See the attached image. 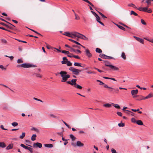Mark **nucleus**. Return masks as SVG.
Instances as JSON below:
<instances>
[{"label": "nucleus", "instance_id": "nucleus-64", "mask_svg": "<svg viewBox=\"0 0 153 153\" xmlns=\"http://www.w3.org/2000/svg\"><path fill=\"white\" fill-rule=\"evenodd\" d=\"M137 9H138V10L139 11H143V7H139L138 8H137Z\"/></svg>", "mask_w": 153, "mask_h": 153}, {"label": "nucleus", "instance_id": "nucleus-53", "mask_svg": "<svg viewBox=\"0 0 153 153\" xmlns=\"http://www.w3.org/2000/svg\"><path fill=\"white\" fill-rule=\"evenodd\" d=\"M97 82H100V85H103L104 84V83L103 82H102L100 80H97Z\"/></svg>", "mask_w": 153, "mask_h": 153}, {"label": "nucleus", "instance_id": "nucleus-32", "mask_svg": "<svg viewBox=\"0 0 153 153\" xmlns=\"http://www.w3.org/2000/svg\"><path fill=\"white\" fill-rule=\"evenodd\" d=\"M116 25L117 26V27H118L120 29L124 31L125 30V28L123 27H122V26L119 25Z\"/></svg>", "mask_w": 153, "mask_h": 153}, {"label": "nucleus", "instance_id": "nucleus-55", "mask_svg": "<svg viewBox=\"0 0 153 153\" xmlns=\"http://www.w3.org/2000/svg\"><path fill=\"white\" fill-rule=\"evenodd\" d=\"M141 23L143 25H146V23L144 21L143 19H141Z\"/></svg>", "mask_w": 153, "mask_h": 153}, {"label": "nucleus", "instance_id": "nucleus-39", "mask_svg": "<svg viewBox=\"0 0 153 153\" xmlns=\"http://www.w3.org/2000/svg\"><path fill=\"white\" fill-rule=\"evenodd\" d=\"M130 14H131V15H134L135 16H137L138 15L137 13H135L134 11H132V10L131 11Z\"/></svg>", "mask_w": 153, "mask_h": 153}, {"label": "nucleus", "instance_id": "nucleus-29", "mask_svg": "<svg viewBox=\"0 0 153 153\" xmlns=\"http://www.w3.org/2000/svg\"><path fill=\"white\" fill-rule=\"evenodd\" d=\"M69 40L72 42H73L75 43V44H76L78 45H81L79 42L76 41H74L73 40H72V39H69Z\"/></svg>", "mask_w": 153, "mask_h": 153}, {"label": "nucleus", "instance_id": "nucleus-27", "mask_svg": "<svg viewBox=\"0 0 153 153\" xmlns=\"http://www.w3.org/2000/svg\"><path fill=\"white\" fill-rule=\"evenodd\" d=\"M136 123L140 125H143V122L141 120H137V121Z\"/></svg>", "mask_w": 153, "mask_h": 153}, {"label": "nucleus", "instance_id": "nucleus-60", "mask_svg": "<svg viewBox=\"0 0 153 153\" xmlns=\"http://www.w3.org/2000/svg\"><path fill=\"white\" fill-rule=\"evenodd\" d=\"M91 12L95 16V17L97 16L98 15L94 11H91Z\"/></svg>", "mask_w": 153, "mask_h": 153}, {"label": "nucleus", "instance_id": "nucleus-2", "mask_svg": "<svg viewBox=\"0 0 153 153\" xmlns=\"http://www.w3.org/2000/svg\"><path fill=\"white\" fill-rule=\"evenodd\" d=\"M69 70L72 71L73 74L76 75L79 74V73L81 71L80 70L76 69L73 67H70Z\"/></svg>", "mask_w": 153, "mask_h": 153}, {"label": "nucleus", "instance_id": "nucleus-48", "mask_svg": "<svg viewBox=\"0 0 153 153\" xmlns=\"http://www.w3.org/2000/svg\"><path fill=\"white\" fill-rule=\"evenodd\" d=\"M75 19L76 20H79L80 19L79 17L78 16V15L76 13H75Z\"/></svg>", "mask_w": 153, "mask_h": 153}, {"label": "nucleus", "instance_id": "nucleus-31", "mask_svg": "<svg viewBox=\"0 0 153 153\" xmlns=\"http://www.w3.org/2000/svg\"><path fill=\"white\" fill-rule=\"evenodd\" d=\"M36 134H33L31 137V140L32 141H34L36 140Z\"/></svg>", "mask_w": 153, "mask_h": 153}, {"label": "nucleus", "instance_id": "nucleus-23", "mask_svg": "<svg viewBox=\"0 0 153 153\" xmlns=\"http://www.w3.org/2000/svg\"><path fill=\"white\" fill-rule=\"evenodd\" d=\"M6 146L4 142H0V147L4 148Z\"/></svg>", "mask_w": 153, "mask_h": 153}, {"label": "nucleus", "instance_id": "nucleus-10", "mask_svg": "<svg viewBox=\"0 0 153 153\" xmlns=\"http://www.w3.org/2000/svg\"><path fill=\"white\" fill-rule=\"evenodd\" d=\"M61 63L62 64H67V65L68 66H71L72 65V63L70 62L68 60L67 61H62L61 62Z\"/></svg>", "mask_w": 153, "mask_h": 153}, {"label": "nucleus", "instance_id": "nucleus-6", "mask_svg": "<svg viewBox=\"0 0 153 153\" xmlns=\"http://www.w3.org/2000/svg\"><path fill=\"white\" fill-rule=\"evenodd\" d=\"M76 80H77L76 79H72L71 80V81H68L66 82V83L71 85H76Z\"/></svg>", "mask_w": 153, "mask_h": 153}, {"label": "nucleus", "instance_id": "nucleus-18", "mask_svg": "<svg viewBox=\"0 0 153 153\" xmlns=\"http://www.w3.org/2000/svg\"><path fill=\"white\" fill-rule=\"evenodd\" d=\"M96 17V18L97 21L100 24H101V25H102L103 26H104V24L100 21V17L98 16V15Z\"/></svg>", "mask_w": 153, "mask_h": 153}, {"label": "nucleus", "instance_id": "nucleus-4", "mask_svg": "<svg viewBox=\"0 0 153 153\" xmlns=\"http://www.w3.org/2000/svg\"><path fill=\"white\" fill-rule=\"evenodd\" d=\"M72 145L74 146V147H75L76 146H77L79 147H83L84 144L81 143V142L80 141H77L76 142V144L74 143H72Z\"/></svg>", "mask_w": 153, "mask_h": 153}, {"label": "nucleus", "instance_id": "nucleus-40", "mask_svg": "<svg viewBox=\"0 0 153 153\" xmlns=\"http://www.w3.org/2000/svg\"><path fill=\"white\" fill-rule=\"evenodd\" d=\"M32 130L35 131L37 133H38L39 132V131L38 129L35 128L34 127H33L32 128Z\"/></svg>", "mask_w": 153, "mask_h": 153}, {"label": "nucleus", "instance_id": "nucleus-61", "mask_svg": "<svg viewBox=\"0 0 153 153\" xmlns=\"http://www.w3.org/2000/svg\"><path fill=\"white\" fill-rule=\"evenodd\" d=\"M71 49V50H70V51L71 52H76V50H75V49L72 48H70Z\"/></svg>", "mask_w": 153, "mask_h": 153}, {"label": "nucleus", "instance_id": "nucleus-12", "mask_svg": "<svg viewBox=\"0 0 153 153\" xmlns=\"http://www.w3.org/2000/svg\"><path fill=\"white\" fill-rule=\"evenodd\" d=\"M48 118L50 119H52V118H56L57 117L55 114H50L48 115Z\"/></svg>", "mask_w": 153, "mask_h": 153}, {"label": "nucleus", "instance_id": "nucleus-3", "mask_svg": "<svg viewBox=\"0 0 153 153\" xmlns=\"http://www.w3.org/2000/svg\"><path fill=\"white\" fill-rule=\"evenodd\" d=\"M36 67V65L29 63H25L22 64V67L24 68H29L30 67L35 68Z\"/></svg>", "mask_w": 153, "mask_h": 153}, {"label": "nucleus", "instance_id": "nucleus-8", "mask_svg": "<svg viewBox=\"0 0 153 153\" xmlns=\"http://www.w3.org/2000/svg\"><path fill=\"white\" fill-rule=\"evenodd\" d=\"M78 38H79L81 39L85 40H88V39L87 37L83 34L80 33H79V34L78 35Z\"/></svg>", "mask_w": 153, "mask_h": 153}, {"label": "nucleus", "instance_id": "nucleus-1", "mask_svg": "<svg viewBox=\"0 0 153 153\" xmlns=\"http://www.w3.org/2000/svg\"><path fill=\"white\" fill-rule=\"evenodd\" d=\"M58 74L61 75L62 78L61 82H67L68 79L70 77V75L67 74V72L65 71H61L60 72L58 73Z\"/></svg>", "mask_w": 153, "mask_h": 153}, {"label": "nucleus", "instance_id": "nucleus-58", "mask_svg": "<svg viewBox=\"0 0 153 153\" xmlns=\"http://www.w3.org/2000/svg\"><path fill=\"white\" fill-rule=\"evenodd\" d=\"M105 55L104 54H100V55H99V56L101 58H102L103 59L104 58V57L105 56Z\"/></svg>", "mask_w": 153, "mask_h": 153}, {"label": "nucleus", "instance_id": "nucleus-57", "mask_svg": "<svg viewBox=\"0 0 153 153\" xmlns=\"http://www.w3.org/2000/svg\"><path fill=\"white\" fill-rule=\"evenodd\" d=\"M0 128H1L3 130H7V129L5 128L4 127V126L3 125H1L0 126Z\"/></svg>", "mask_w": 153, "mask_h": 153}, {"label": "nucleus", "instance_id": "nucleus-28", "mask_svg": "<svg viewBox=\"0 0 153 153\" xmlns=\"http://www.w3.org/2000/svg\"><path fill=\"white\" fill-rule=\"evenodd\" d=\"M103 78L106 79H111V80H113L114 81H117L115 80V79L113 78H109V77H105V76H103Z\"/></svg>", "mask_w": 153, "mask_h": 153}, {"label": "nucleus", "instance_id": "nucleus-7", "mask_svg": "<svg viewBox=\"0 0 153 153\" xmlns=\"http://www.w3.org/2000/svg\"><path fill=\"white\" fill-rule=\"evenodd\" d=\"M42 146V144L38 142L34 143L33 144V148H41Z\"/></svg>", "mask_w": 153, "mask_h": 153}, {"label": "nucleus", "instance_id": "nucleus-14", "mask_svg": "<svg viewBox=\"0 0 153 153\" xmlns=\"http://www.w3.org/2000/svg\"><path fill=\"white\" fill-rule=\"evenodd\" d=\"M138 91L137 89L135 90H132L131 91V93L132 96L137 94L138 93Z\"/></svg>", "mask_w": 153, "mask_h": 153}, {"label": "nucleus", "instance_id": "nucleus-17", "mask_svg": "<svg viewBox=\"0 0 153 153\" xmlns=\"http://www.w3.org/2000/svg\"><path fill=\"white\" fill-rule=\"evenodd\" d=\"M81 64L80 63L75 62L74 64V66H80V67H81L83 68L85 67V65H81Z\"/></svg>", "mask_w": 153, "mask_h": 153}, {"label": "nucleus", "instance_id": "nucleus-30", "mask_svg": "<svg viewBox=\"0 0 153 153\" xmlns=\"http://www.w3.org/2000/svg\"><path fill=\"white\" fill-rule=\"evenodd\" d=\"M98 12L104 19H105V18H107V17L104 15L102 13L98 11Z\"/></svg>", "mask_w": 153, "mask_h": 153}, {"label": "nucleus", "instance_id": "nucleus-37", "mask_svg": "<svg viewBox=\"0 0 153 153\" xmlns=\"http://www.w3.org/2000/svg\"><path fill=\"white\" fill-rule=\"evenodd\" d=\"M25 132L22 133V135L20 136L19 138L20 139H23L25 136Z\"/></svg>", "mask_w": 153, "mask_h": 153}, {"label": "nucleus", "instance_id": "nucleus-11", "mask_svg": "<svg viewBox=\"0 0 153 153\" xmlns=\"http://www.w3.org/2000/svg\"><path fill=\"white\" fill-rule=\"evenodd\" d=\"M85 53L86 56L88 57H91L92 56V54L90 53L89 50L88 49L85 50Z\"/></svg>", "mask_w": 153, "mask_h": 153}, {"label": "nucleus", "instance_id": "nucleus-62", "mask_svg": "<svg viewBox=\"0 0 153 153\" xmlns=\"http://www.w3.org/2000/svg\"><path fill=\"white\" fill-rule=\"evenodd\" d=\"M111 152L112 153H117L116 152V151L114 149H112L111 150Z\"/></svg>", "mask_w": 153, "mask_h": 153}, {"label": "nucleus", "instance_id": "nucleus-24", "mask_svg": "<svg viewBox=\"0 0 153 153\" xmlns=\"http://www.w3.org/2000/svg\"><path fill=\"white\" fill-rule=\"evenodd\" d=\"M153 96V95H152L151 94H150L146 96V97H144V99H145H145H147L149 98L152 97Z\"/></svg>", "mask_w": 153, "mask_h": 153}, {"label": "nucleus", "instance_id": "nucleus-50", "mask_svg": "<svg viewBox=\"0 0 153 153\" xmlns=\"http://www.w3.org/2000/svg\"><path fill=\"white\" fill-rule=\"evenodd\" d=\"M125 126V124L124 123H121L118 124V126L119 127H123Z\"/></svg>", "mask_w": 153, "mask_h": 153}, {"label": "nucleus", "instance_id": "nucleus-34", "mask_svg": "<svg viewBox=\"0 0 153 153\" xmlns=\"http://www.w3.org/2000/svg\"><path fill=\"white\" fill-rule=\"evenodd\" d=\"M34 74L37 77L41 78L42 77V75L39 74L34 73Z\"/></svg>", "mask_w": 153, "mask_h": 153}, {"label": "nucleus", "instance_id": "nucleus-21", "mask_svg": "<svg viewBox=\"0 0 153 153\" xmlns=\"http://www.w3.org/2000/svg\"><path fill=\"white\" fill-rule=\"evenodd\" d=\"M104 107L107 108H110L112 106V105L109 103H106L103 105Z\"/></svg>", "mask_w": 153, "mask_h": 153}, {"label": "nucleus", "instance_id": "nucleus-5", "mask_svg": "<svg viewBox=\"0 0 153 153\" xmlns=\"http://www.w3.org/2000/svg\"><path fill=\"white\" fill-rule=\"evenodd\" d=\"M78 34H79V33L76 32H71V36H70V37L73 38L76 37L78 38Z\"/></svg>", "mask_w": 153, "mask_h": 153}, {"label": "nucleus", "instance_id": "nucleus-46", "mask_svg": "<svg viewBox=\"0 0 153 153\" xmlns=\"http://www.w3.org/2000/svg\"><path fill=\"white\" fill-rule=\"evenodd\" d=\"M61 49L60 47H59V49H57L56 48H54V50H53V51H55V50H56L58 52H61V51L59 50V49Z\"/></svg>", "mask_w": 153, "mask_h": 153}, {"label": "nucleus", "instance_id": "nucleus-13", "mask_svg": "<svg viewBox=\"0 0 153 153\" xmlns=\"http://www.w3.org/2000/svg\"><path fill=\"white\" fill-rule=\"evenodd\" d=\"M110 68L111 69H113L114 71H118L119 70V68L118 67L112 65H111Z\"/></svg>", "mask_w": 153, "mask_h": 153}, {"label": "nucleus", "instance_id": "nucleus-19", "mask_svg": "<svg viewBox=\"0 0 153 153\" xmlns=\"http://www.w3.org/2000/svg\"><path fill=\"white\" fill-rule=\"evenodd\" d=\"M121 57L124 60L126 59V55L124 52H123L122 53Z\"/></svg>", "mask_w": 153, "mask_h": 153}, {"label": "nucleus", "instance_id": "nucleus-51", "mask_svg": "<svg viewBox=\"0 0 153 153\" xmlns=\"http://www.w3.org/2000/svg\"><path fill=\"white\" fill-rule=\"evenodd\" d=\"M27 150H29L31 153L33 152V149L31 147H29Z\"/></svg>", "mask_w": 153, "mask_h": 153}, {"label": "nucleus", "instance_id": "nucleus-49", "mask_svg": "<svg viewBox=\"0 0 153 153\" xmlns=\"http://www.w3.org/2000/svg\"><path fill=\"white\" fill-rule=\"evenodd\" d=\"M23 61L22 59H19L17 61V62L18 63H22L23 62Z\"/></svg>", "mask_w": 153, "mask_h": 153}, {"label": "nucleus", "instance_id": "nucleus-26", "mask_svg": "<svg viewBox=\"0 0 153 153\" xmlns=\"http://www.w3.org/2000/svg\"><path fill=\"white\" fill-rule=\"evenodd\" d=\"M96 51L97 53H101L102 52V50L99 48H97L96 49Z\"/></svg>", "mask_w": 153, "mask_h": 153}, {"label": "nucleus", "instance_id": "nucleus-47", "mask_svg": "<svg viewBox=\"0 0 153 153\" xmlns=\"http://www.w3.org/2000/svg\"><path fill=\"white\" fill-rule=\"evenodd\" d=\"M0 68L2 69V70H6V68H4L2 65H0Z\"/></svg>", "mask_w": 153, "mask_h": 153}, {"label": "nucleus", "instance_id": "nucleus-45", "mask_svg": "<svg viewBox=\"0 0 153 153\" xmlns=\"http://www.w3.org/2000/svg\"><path fill=\"white\" fill-rule=\"evenodd\" d=\"M1 42L2 43L6 44L7 42V40L4 39H1Z\"/></svg>", "mask_w": 153, "mask_h": 153}, {"label": "nucleus", "instance_id": "nucleus-22", "mask_svg": "<svg viewBox=\"0 0 153 153\" xmlns=\"http://www.w3.org/2000/svg\"><path fill=\"white\" fill-rule=\"evenodd\" d=\"M104 62H105V65L107 67H109L110 68V67L111 65L110 64V63L109 62L107 61H104Z\"/></svg>", "mask_w": 153, "mask_h": 153}, {"label": "nucleus", "instance_id": "nucleus-41", "mask_svg": "<svg viewBox=\"0 0 153 153\" xmlns=\"http://www.w3.org/2000/svg\"><path fill=\"white\" fill-rule=\"evenodd\" d=\"M145 39L153 44V38L151 39H149L147 38H145Z\"/></svg>", "mask_w": 153, "mask_h": 153}, {"label": "nucleus", "instance_id": "nucleus-54", "mask_svg": "<svg viewBox=\"0 0 153 153\" xmlns=\"http://www.w3.org/2000/svg\"><path fill=\"white\" fill-rule=\"evenodd\" d=\"M131 121L132 123H136L137 122L136 120L134 118H133L131 119Z\"/></svg>", "mask_w": 153, "mask_h": 153}, {"label": "nucleus", "instance_id": "nucleus-16", "mask_svg": "<svg viewBox=\"0 0 153 153\" xmlns=\"http://www.w3.org/2000/svg\"><path fill=\"white\" fill-rule=\"evenodd\" d=\"M135 39L137 40L140 42V43L143 44L144 43V40L139 37H136Z\"/></svg>", "mask_w": 153, "mask_h": 153}, {"label": "nucleus", "instance_id": "nucleus-42", "mask_svg": "<svg viewBox=\"0 0 153 153\" xmlns=\"http://www.w3.org/2000/svg\"><path fill=\"white\" fill-rule=\"evenodd\" d=\"M12 125L13 126H16L18 125V123L16 122H13L12 123Z\"/></svg>", "mask_w": 153, "mask_h": 153}, {"label": "nucleus", "instance_id": "nucleus-38", "mask_svg": "<svg viewBox=\"0 0 153 153\" xmlns=\"http://www.w3.org/2000/svg\"><path fill=\"white\" fill-rule=\"evenodd\" d=\"M104 87L105 88H107L109 89H113V88L111 87H110L108 86V85H107L106 84H105L103 85Z\"/></svg>", "mask_w": 153, "mask_h": 153}, {"label": "nucleus", "instance_id": "nucleus-44", "mask_svg": "<svg viewBox=\"0 0 153 153\" xmlns=\"http://www.w3.org/2000/svg\"><path fill=\"white\" fill-rule=\"evenodd\" d=\"M61 52L62 53H65V54H68L69 53V52L68 51H62Z\"/></svg>", "mask_w": 153, "mask_h": 153}, {"label": "nucleus", "instance_id": "nucleus-52", "mask_svg": "<svg viewBox=\"0 0 153 153\" xmlns=\"http://www.w3.org/2000/svg\"><path fill=\"white\" fill-rule=\"evenodd\" d=\"M117 114L119 116L121 117L122 116V114L120 112L117 111Z\"/></svg>", "mask_w": 153, "mask_h": 153}, {"label": "nucleus", "instance_id": "nucleus-20", "mask_svg": "<svg viewBox=\"0 0 153 153\" xmlns=\"http://www.w3.org/2000/svg\"><path fill=\"white\" fill-rule=\"evenodd\" d=\"M71 33H70L69 32H65V33H63V34L68 37H70V36H71Z\"/></svg>", "mask_w": 153, "mask_h": 153}, {"label": "nucleus", "instance_id": "nucleus-43", "mask_svg": "<svg viewBox=\"0 0 153 153\" xmlns=\"http://www.w3.org/2000/svg\"><path fill=\"white\" fill-rule=\"evenodd\" d=\"M74 87H76L77 88L79 89H82V87L81 86L78 85H74Z\"/></svg>", "mask_w": 153, "mask_h": 153}, {"label": "nucleus", "instance_id": "nucleus-36", "mask_svg": "<svg viewBox=\"0 0 153 153\" xmlns=\"http://www.w3.org/2000/svg\"><path fill=\"white\" fill-rule=\"evenodd\" d=\"M128 6L130 7H133L134 8H137V7L134 4L131 3L130 4H129L128 5Z\"/></svg>", "mask_w": 153, "mask_h": 153}, {"label": "nucleus", "instance_id": "nucleus-33", "mask_svg": "<svg viewBox=\"0 0 153 153\" xmlns=\"http://www.w3.org/2000/svg\"><path fill=\"white\" fill-rule=\"evenodd\" d=\"M70 136L72 141H74L76 139V138L72 134H70Z\"/></svg>", "mask_w": 153, "mask_h": 153}, {"label": "nucleus", "instance_id": "nucleus-59", "mask_svg": "<svg viewBox=\"0 0 153 153\" xmlns=\"http://www.w3.org/2000/svg\"><path fill=\"white\" fill-rule=\"evenodd\" d=\"M107 59H115V58H114L113 57L108 56Z\"/></svg>", "mask_w": 153, "mask_h": 153}, {"label": "nucleus", "instance_id": "nucleus-35", "mask_svg": "<svg viewBox=\"0 0 153 153\" xmlns=\"http://www.w3.org/2000/svg\"><path fill=\"white\" fill-rule=\"evenodd\" d=\"M144 97L142 95H140V96L139 98L138 99H137V100L140 101V100H145V99H144Z\"/></svg>", "mask_w": 153, "mask_h": 153}, {"label": "nucleus", "instance_id": "nucleus-9", "mask_svg": "<svg viewBox=\"0 0 153 153\" xmlns=\"http://www.w3.org/2000/svg\"><path fill=\"white\" fill-rule=\"evenodd\" d=\"M143 11L146 12L148 13H151L152 12V11L151 9H148V7H143Z\"/></svg>", "mask_w": 153, "mask_h": 153}, {"label": "nucleus", "instance_id": "nucleus-15", "mask_svg": "<svg viewBox=\"0 0 153 153\" xmlns=\"http://www.w3.org/2000/svg\"><path fill=\"white\" fill-rule=\"evenodd\" d=\"M7 22L10 25H7L8 26H7V27H8L13 30H14L15 29V26L14 25L11 24L8 22Z\"/></svg>", "mask_w": 153, "mask_h": 153}, {"label": "nucleus", "instance_id": "nucleus-25", "mask_svg": "<svg viewBox=\"0 0 153 153\" xmlns=\"http://www.w3.org/2000/svg\"><path fill=\"white\" fill-rule=\"evenodd\" d=\"M13 146L11 144H10L6 148V149L7 150H9L13 148Z\"/></svg>", "mask_w": 153, "mask_h": 153}, {"label": "nucleus", "instance_id": "nucleus-63", "mask_svg": "<svg viewBox=\"0 0 153 153\" xmlns=\"http://www.w3.org/2000/svg\"><path fill=\"white\" fill-rule=\"evenodd\" d=\"M73 57H74L75 58H76V59H80V57L79 56H78L74 55Z\"/></svg>", "mask_w": 153, "mask_h": 153}, {"label": "nucleus", "instance_id": "nucleus-56", "mask_svg": "<svg viewBox=\"0 0 153 153\" xmlns=\"http://www.w3.org/2000/svg\"><path fill=\"white\" fill-rule=\"evenodd\" d=\"M30 30H31V31H33V32H35V33L39 34V35H41V34L39 33H38V32H37V31L33 30H32V29H30L29 28H28Z\"/></svg>", "mask_w": 153, "mask_h": 153}]
</instances>
